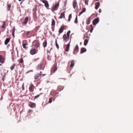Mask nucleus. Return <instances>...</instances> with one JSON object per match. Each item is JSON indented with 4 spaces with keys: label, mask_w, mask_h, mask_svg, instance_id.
<instances>
[{
    "label": "nucleus",
    "mask_w": 133,
    "mask_h": 133,
    "mask_svg": "<svg viewBox=\"0 0 133 133\" xmlns=\"http://www.w3.org/2000/svg\"><path fill=\"white\" fill-rule=\"evenodd\" d=\"M59 6V3H58L55 4L52 7V10L55 11L57 9L58 7Z\"/></svg>",
    "instance_id": "obj_1"
},
{
    "label": "nucleus",
    "mask_w": 133,
    "mask_h": 133,
    "mask_svg": "<svg viewBox=\"0 0 133 133\" xmlns=\"http://www.w3.org/2000/svg\"><path fill=\"white\" fill-rule=\"evenodd\" d=\"M34 86L32 84H30L29 88V91L31 92H32L34 91Z\"/></svg>",
    "instance_id": "obj_2"
},
{
    "label": "nucleus",
    "mask_w": 133,
    "mask_h": 133,
    "mask_svg": "<svg viewBox=\"0 0 133 133\" xmlns=\"http://www.w3.org/2000/svg\"><path fill=\"white\" fill-rule=\"evenodd\" d=\"M99 21V18H97L96 19H95L93 21V25H96Z\"/></svg>",
    "instance_id": "obj_3"
},
{
    "label": "nucleus",
    "mask_w": 133,
    "mask_h": 133,
    "mask_svg": "<svg viewBox=\"0 0 133 133\" xmlns=\"http://www.w3.org/2000/svg\"><path fill=\"white\" fill-rule=\"evenodd\" d=\"M64 29V26H61L59 30V35H60V34H61L63 32Z\"/></svg>",
    "instance_id": "obj_4"
},
{
    "label": "nucleus",
    "mask_w": 133,
    "mask_h": 133,
    "mask_svg": "<svg viewBox=\"0 0 133 133\" xmlns=\"http://www.w3.org/2000/svg\"><path fill=\"white\" fill-rule=\"evenodd\" d=\"M42 2L44 4V5L46 8L48 7L49 6V4L47 1L43 0L42 1Z\"/></svg>",
    "instance_id": "obj_5"
},
{
    "label": "nucleus",
    "mask_w": 133,
    "mask_h": 133,
    "mask_svg": "<svg viewBox=\"0 0 133 133\" xmlns=\"http://www.w3.org/2000/svg\"><path fill=\"white\" fill-rule=\"evenodd\" d=\"M42 63H40L38 64L36 67L37 69L38 70H40L42 69L43 70V69H42Z\"/></svg>",
    "instance_id": "obj_6"
},
{
    "label": "nucleus",
    "mask_w": 133,
    "mask_h": 133,
    "mask_svg": "<svg viewBox=\"0 0 133 133\" xmlns=\"http://www.w3.org/2000/svg\"><path fill=\"white\" fill-rule=\"evenodd\" d=\"M36 53V50L35 49H32L30 51V53L31 55H34Z\"/></svg>",
    "instance_id": "obj_7"
},
{
    "label": "nucleus",
    "mask_w": 133,
    "mask_h": 133,
    "mask_svg": "<svg viewBox=\"0 0 133 133\" xmlns=\"http://www.w3.org/2000/svg\"><path fill=\"white\" fill-rule=\"evenodd\" d=\"M73 7L74 9H76V7H77V3L76 1H74L73 2Z\"/></svg>",
    "instance_id": "obj_8"
},
{
    "label": "nucleus",
    "mask_w": 133,
    "mask_h": 133,
    "mask_svg": "<svg viewBox=\"0 0 133 133\" xmlns=\"http://www.w3.org/2000/svg\"><path fill=\"white\" fill-rule=\"evenodd\" d=\"M41 74H35L34 76V78L35 79H37L39 77L41 76Z\"/></svg>",
    "instance_id": "obj_9"
},
{
    "label": "nucleus",
    "mask_w": 133,
    "mask_h": 133,
    "mask_svg": "<svg viewBox=\"0 0 133 133\" xmlns=\"http://www.w3.org/2000/svg\"><path fill=\"white\" fill-rule=\"evenodd\" d=\"M95 8L96 9H97L100 6V3L99 2H98L95 3Z\"/></svg>",
    "instance_id": "obj_10"
},
{
    "label": "nucleus",
    "mask_w": 133,
    "mask_h": 133,
    "mask_svg": "<svg viewBox=\"0 0 133 133\" xmlns=\"http://www.w3.org/2000/svg\"><path fill=\"white\" fill-rule=\"evenodd\" d=\"M0 62L2 63H4V59L2 55H0Z\"/></svg>",
    "instance_id": "obj_11"
},
{
    "label": "nucleus",
    "mask_w": 133,
    "mask_h": 133,
    "mask_svg": "<svg viewBox=\"0 0 133 133\" xmlns=\"http://www.w3.org/2000/svg\"><path fill=\"white\" fill-rule=\"evenodd\" d=\"M79 49L78 47V45L77 44L76 45V46L74 48V51L73 52V54H75V51H77Z\"/></svg>",
    "instance_id": "obj_12"
},
{
    "label": "nucleus",
    "mask_w": 133,
    "mask_h": 133,
    "mask_svg": "<svg viewBox=\"0 0 133 133\" xmlns=\"http://www.w3.org/2000/svg\"><path fill=\"white\" fill-rule=\"evenodd\" d=\"M86 49L84 48H82L81 49L80 54H82L86 51Z\"/></svg>",
    "instance_id": "obj_13"
},
{
    "label": "nucleus",
    "mask_w": 133,
    "mask_h": 133,
    "mask_svg": "<svg viewBox=\"0 0 133 133\" xmlns=\"http://www.w3.org/2000/svg\"><path fill=\"white\" fill-rule=\"evenodd\" d=\"M91 21V18L90 17H89L87 18L86 20V24L87 25H89Z\"/></svg>",
    "instance_id": "obj_14"
},
{
    "label": "nucleus",
    "mask_w": 133,
    "mask_h": 133,
    "mask_svg": "<svg viewBox=\"0 0 133 133\" xmlns=\"http://www.w3.org/2000/svg\"><path fill=\"white\" fill-rule=\"evenodd\" d=\"M10 39L9 38H7L4 42L5 44V45H7L8 43L10 41Z\"/></svg>",
    "instance_id": "obj_15"
},
{
    "label": "nucleus",
    "mask_w": 133,
    "mask_h": 133,
    "mask_svg": "<svg viewBox=\"0 0 133 133\" xmlns=\"http://www.w3.org/2000/svg\"><path fill=\"white\" fill-rule=\"evenodd\" d=\"M30 107L31 108H35L36 107V104L35 103H32L30 105Z\"/></svg>",
    "instance_id": "obj_16"
},
{
    "label": "nucleus",
    "mask_w": 133,
    "mask_h": 133,
    "mask_svg": "<svg viewBox=\"0 0 133 133\" xmlns=\"http://www.w3.org/2000/svg\"><path fill=\"white\" fill-rule=\"evenodd\" d=\"M3 22V25L2 26V28L3 29H5L6 27V22L5 21H3L2 22Z\"/></svg>",
    "instance_id": "obj_17"
},
{
    "label": "nucleus",
    "mask_w": 133,
    "mask_h": 133,
    "mask_svg": "<svg viewBox=\"0 0 133 133\" xmlns=\"http://www.w3.org/2000/svg\"><path fill=\"white\" fill-rule=\"evenodd\" d=\"M86 11V9L84 8H83L82 9V10L81 11V12H80V14L79 15V16H80L81 15V14H83V13H84V12H85Z\"/></svg>",
    "instance_id": "obj_18"
},
{
    "label": "nucleus",
    "mask_w": 133,
    "mask_h": 133,
    "mask_svg": "<svg viewBox=\"0 0 133 133\" xmlns=\"http://www.w3.org/2000/svg\"><path fill=\"white\" fill-rule=\"evenodd\" d=\"M28 17H26L25 18L24 21L23 22V23L25 24H26L28 22Z\"/></svg>",
    "instance_id": "obj_19"
},
{
    "label": "nucleus",
    "mask_w": 133,
    "mask_h": 133,
    "mask_svg": "<svg viewBox=\"0 0 133 133\" xmlns=\"http://www.w3.org/2000/svg\"><path fill=\"white\" fill-rule=\"evenodd\" d=\"M63 38L65 41H67V38H68L66 36V34L64 35L63 36Z\"/></svg>",
    "instance_id": "obj_20"
},
{
    "label": "nucleus",
    "mask_w": 133,
    "mask_h": 133,
    "mask_svg": "<svg viewBox=\"0 0 133 133\" xmlns=\"http://www.w3.org/2000/svg\"><path fill=\"white\" fill-rule=\"evenodd\" d=\"M47 44V43L46 40L43 42V45L44 48L46 46Z\"/></svg>",
    "instance_id": "obj_21"
},
{
    "label": "nucleus",
    "mask_w": 133,
    "mask_h": 133,
    "mask_svg": "<svg viewBox=\"0 0 133 133\" xmlns=\"http://www.w3.org/2000/svg\"><path fill=\"white\" fill-rule=\"evenodd\" d=\"M64 12H64L61 13V16L59 18H62L63 17L64 15Z\"/></svg>",
    "instance_id": "obj_22"
},
{
    "label": "nucleus",
    "mask_w": 133,
    "mask_h": 133,
    "mask_svg": "<svg viewBox=\"0 0 133 133\" xmlns=\"http://www.w3.org/2000/svg\"><path fill=\"white\" fill-rule=\"evenodd\" d=\"M40 44L38 42H37L35 45V46L36 47L38 48L39 47Z\"/></svg>",
    "instance_id": "obj_23"
},
{
    "label": "nucleus",
    "mask_w": 133,
    "mask_h": 133,
    "mask_svg": "<svg viewBox=\"0 0 133 133\" xmlns=\"http://www.w3.org/2000/svg\"><path fill=\"white\" fill-rule=\"evenodd\" d=\"M70 32V31L69 30V31L67 33L66 35H67V37L68 39H69V34Z\"/></svg>",
    "instance_id": "obj_24"
},
{
    "label": "nucleus",
    "mask_w": 133,
    "mask_h": 133,
    "mask_svg": "<svg viewBox=\"0 0 133 133\" xmlns=\"http://www.w3.org/2000/svg\"><path fill=\"white\" fill-rule=\"evenodd\" d=\"M74 64H74V61L72 60L71 62V64L70 65V67L71 68L73 66H74Z\"/></svg>",
    "instance_id": "obj_25"
},
{
    "label": "nucleus",
    "mask_w": 133,
    "mask_h": 133,
    "mask_svg": "<svg viewBox=\"0 0 133 133\" xmlns=\"http://www.w3.org/2000/svg\"><path fill=\"white\" fill-rule=\"evenodd\" d=\"M88 39H85L84 41V45H85L86 46L87 45V43H88Z\"/></svg>",
    "instance_id": "obj_26"
},
{
    "label": "nucleus",
    "mask_w": 133,
    "mask_h": 133,
    "mask_svg": "<svg viewBox=\"0 0 133 133\" xmlns=\"http://www.w3.org/2000/svg\"><path fill=\"white\" fill-rule=\"evenodd\" d=\"M55 21L54 19H52V25H55Z\"/></svg>",
    "instance_id": "obj_27"
},
{
    "label": "nucleus",
    "mask_w": 133,
    "mask_h": 133,
    "mask_svg": "<svg viewBox=\"0 0 133 133\" xmlns=\"http://www.w3.org/2000/svg\"><path fill=\"white\" fill-rule=\"evenodd\" d=\"M11 5L10 4L8 5V7L7 9V10L8 11H10V8Z\"/></svg>",
    "instance_id": "obj_28"
},
{
    "label": "nucleus",
    "mask_w": 133,
    "mask_h": 133,
    "mask_svg": "<svg viewBox=\"0 0 133 133\" xmlns=\"http://www.w3.org/2000/svg\"><path fill=\"white\" fill-rule=\"evenodd\" d=\"M18 62H19V63H22L23 62V60L22 58H21L20 59H19L18 61Z\"/></svg>",
    "instance_id": "obj_29"
},
{
    "label": "nucleus",
    "mask_w": 133,
    "mask_h": 133,
    "mask_svg": "<svg viewBox=\"0 0 133 133\" xmlns=\"http://www.w3.org/2000/svg\"><path fill=\"white\" fill-rule=\"evenodd\" d=\"M27 45L26 44H23L22 46L23 48H24L25 49H26L27 48V47H26L25 46Z\"/></svg>",
    "instance_id": "obj_30"
},
{
    "label": "nucleus",
    "mask_w": 133,
    "mask_h": 133,
    "mask_svg": "<svg viewBox=\"0 0 133 133\" xmlns=\"http://www.w3.org/2000/svg\"><path fill=\"white\" fill-rule=\"evenodd\" d=\"M87 34L86 33V34L84 35V37H83V39H84L85 38H87L88 36L87 35Z\"/></svg>",
    "instance_id": "obj_31"
},
{
    "label": "nucleus",
    "mask_w": 133,
    "mask_h": 133,
    "mask_svg": "<svg viewBox=\"0 0 133 133\" xmlns=\"http://www.w3.org/2000/svg\"><path fill=\"white\" fill-rule=\"evenodd\" d=\"M72 18V15L71 14H70L69 16V19L68 21L69 22L70 21V19Z\"/></svg>",
    "instance_id": "obj_32"
},
{
    "label": "nucleus",
    "mask_w": 133,
    "mask_h": 133,
    "mask_svg": "<svg viewBox=\"0 0 133 133\" xmlns=\"http://www.w3.org/2000/svg\"><path fill=\"white\" fill-rule=\"evenodd\" d=\"M74 22L75 23H78L77 16H76V17L74 21Z\"/></svg>",
    "instance_id": "obj_33"
},
{
    "label": "nucleus",
    "mask_w": 133,
    "mask_h": 133,
    "mask_svg": "<svg viewBox=\"0 0 133 133\" xmlns=\"http://www.w3.org/2000/svg\"><path fill=\"white\" fill-rule=\"evenodd\" d=\"M89 0H85V3L86 5H88V2Z\"/></svg>",
    "instance_id": "obj_34"
},
{
    "label": "nucleus",
    "mask_w": 133,
    "mask_h": 133,
    "mask_svg": "<svg viewBox=\"0 0 133 133\" xmlns=\"http://www.w3.org/2000/svg\"><path fill=\"white\" fill-rule=\"evenodd\" d=\"M69 45H67V48L66 50V52H68L69 50Z\"/></svg>",
    "instance_id": "obj_35"
},
{
    "label": "nucleus",
    "mask_w": 133,
    "mask_h": 133,
    "mask_svg": "<svg viewBox=\"0 0 133 133\" xmlns=\"http://www.w3.org/2000/svg\"><path fill=\"white\" fill-rule=\"evenodd\" d=\"M90 26L91 27V29L90 30V32L91 33L92 32V31L93 30V27H92V25H91Z\"/></svg>",
    "instance_id": "obj_36"
},
{
    "label": "nucleus",
    "mask_w": 133,
    "mask_h": 133,
    "mask_svg": "<svg viewBox=\"0 0 133 133\" xmlns=\"http://www.w3.org/2000/svg\"><path fill=\"white\" fill-rule=\"evenodd\" d=\"M15 65V64H14L12 66H11V70H12L14 69Z\"/></svg>",
    "instance_id": "obj_37"
},
{
    "label": "nucleus",
    "mask_w": 133,
    "mask_h": 133,
    "mask_svg": "<svg viewBox=\"0 0 133 133\" xmlns=\"http://www.w3.org/2000/svg\"><path fill=\"white\" fill-rule=\"evenodd\" d=\"M56 46L58 49L59 48V45L57 43V41L56 40Z\"/></svg>",
    "instance_id": "obj_38"
},
{
    "label": "nucleus",
    "mask_w": 133,
    "mask_h": 133,
    "mask_svg": "<svg viewBox=\"0 0 133 133\" xmlns=\"http://www.w3.org/2000/svg\"><path fill=\"white\" fill-rule=\"evenodd\" d=\"M52 98L51 97L49 99V103H51L52 102Z\"/></svg>",
    "instance_id": "obj_39"
},
{
    "label": "nucleus",
    "mask_w": 133,
    "mask_h": 133,
    "mask_svg": "<svg viewBox=\"0 0 133 133\" xmlns=\"http://www.w3.org/2000/svg\"><path fill=\"white\" fill-rule=\"evenodd\" d=\"M57 68L56 67H54L52 69L53 70V72H54L57 70Z\"/></svg>",
    "instance_id": "obj_40"
},
{
    "label": "nucleus",
    "mask_w": 133,
    "mask_h": 133,
    "mask_svg": "<svg viewBox=\"0 0 133 133\" xmlns=\"http://www.w3.org/2000/svg\"><path fill=\"white\" fill-rule=\"evenodd\" d=\"M39 95H38L36 96H35V97H34V99H36V98L38 97L39 96Z\"/></svg>",
    "instance_id": "obj_41"
},
{
    "label": "nucleus",
    "mask_w": 133,
    "mask_h": 133,
    "mask_svg": "<svg viewBox=\"0 0 133 133\" xmlns=\"http://www.w3.org/2000/svg\"><path fill=\"white\" fill-rule=\"evenodd\" d=\"M22 90H24V83L22 85Z\"/></svg>",
    "instance_id": "obj_42"
},
{
    "label": "nucleus",
    "mask_w": 133,
    "mask_h": 133,
    "mask_svg": "<svg viewBox=\"0 0 133 133\" xmlns=\"http://www.w3.org/2000/svg\"><path fill=\"white\" fill-rule=\"evenodd\" d=\"M12 35L13 37L14 36V31H12Z\"/></svg>",
    "instance_id": "obj_43"
},
{
    "label": "nucleus",
    "mask_w": 133,
    "mask_h": 133,
    "mask_svg": "<svg viewBox=\"0 0 133 133\" xmlns=\"http://www.w3.org/2000/svg\"><path fill=\"white\" fill-rule=\"evenodd\" d=\"M102 11V10L101 9H99V13H101Z\"/></svg>",
    "instance_id": "obj_44"
},
{
    "label": "nucleus",
    "mask_w": 133,
    "mask_h": 133,
    "mask_svg": "<svg viewBox=\"0 0 133 133\" xmlns=\"http://www.w3.org/2000/svg\"><path fill=\"white\" fill-rule=\"evenodd\" d=\"M30 32V31H28L26 33V35H28Z\"/></svg>",
    "instance_id": "obj_45"
},
{
    "label": "nucleus",
    "mask_w": 133,
    "mask_h": 133,
    "mask_svg": "<svg viewBox=\"0 0 133 133\" xmlns=\"http://www.w3.org/2000/svg\"><path fill=\"white\" fill-rule=\"evenodd\" d=\"M70 42H69V43L67 45H69V47L70 46Z\"/></svg>",
    "instance_id": "obj_46"
},
{
    "label": "nucleus",
    "mask_w": 133,
    "mask_h": 133,
    "mask_svg": "<svg viewBox=\"0 0 133 133\" xmlns=\"http://www.w3.org/2000/svg\"><path fill=\"white\" fill-rule=\"evenodd\" d=\"M13 31H14V32L15 31V27H14V28H13Z\"/></svg>",
    "instance_id": "obj_47"
},
{
    "label": "nucleus",
    "mask_w": 133,
    "mask_h": 133,
    "mask_svg": "<svg viewBox=\"0 0 133 133\" xmlns=\"http://www.w3.org/2000/svg\"><path fill=\"white\" fill-rule=\"evenodd\" d=\"M41 75H42L43 76H44L45 75V74H41Z\"/></svg>",
    "instance_id": "obj_48"
},
{
    "label": "nucleus",
    "mask_w": 133,
    "mask_h": 133,
    "mask_svg": "<svg viewBox=\"0 0 133 133\" xmlns=\"http://www.w3.org/2000/svg\"><path fill=\"white\" fill-rule=\"evenodd\" d=\"M37 6H35V9H34V10L35 9H36V7H37Z\"/></svg>",
    "instance_id": "obj_49"
},
{
    "label": "nucleus",
    "mask_w": 133,
    "mask_h": 133,
    "mask_svg": "<svg viewBox=\"0 0 133 133\" xmlns=\"http://www.w3.org/2000/svg\"><path fill=\"white\" fill-rule=\"evenodd\" d=\"M37 6H35V9H34V10L35 9H36V7H37Z\"/></svg>",
    "instance_id": "obj_50"
},
{
    "label": "nucleus",
    "mask_w": 133,
    "mask_h": 133,
    "mask_svg": "<svg viewBox=\"0 0 133 133\" xmlns=\"http://www.w3.org/2000/svg\"><path fill=\"white\" fill-rule=\"evenodd\" d=\"M42 73V72H41V71H40V74H41V73Z\"/></svg>",
    "instance_id": "obj_51"
},
{
    "label": "nucleus",
    "mask_w": 133,
    "mask_h": 133,
    "mask_svg": "<svg viewBox=\"0 0 133 133\" xmlns=\"http://www.w3.org/2000/svg\"><path fill=\"white\" fill-rule=\"evenodd\" d=\"M22 0H18V1H21Z\"/></svg>",
    "instance_id": "obj_52"
},
{
    "label": "nucleus",
    "mask_w": 133,
    "mask_h": 133,
    "mask_svg": "<svg viewBox=\"0 0 133 133\" xmlns=\"http://www.w3.org/2000/svg\"><path fill=\"white\" fill-rule=\"evenodd\" d=\"M82 44V42H81V43H80V44Z\"/></svg>",
    "instance_id": "obj_53"
},
{
    "label": "nucleus",
    "mask_w": 133,
    "mask_h": 133,
    "mask_svg": "<svg viewBox=\"0 0 133 133\" xmlns=\"http://www.w3.org/2000/svg\"><path fill=\"white\" fill-rule=\"evenodd\" d=\"M97 1H99V0H96Z\"/></svg>",
    "instance_id": "obj_54"
},
{
    "label": "nucleus",
    "mask_w": 133,
    "mask_h": 133,
    "mask_svg": "<svg viewBox=\"0 0 133 133\" xmlns=\"http://www.w3.org/2000/svg\"><path fill=\"white\" fill-rule=\"evenodd\" d=\"M1 65V64H0V66Z\"/></svg>",
    "instance_id": "obj_55"
}]
</instances>
